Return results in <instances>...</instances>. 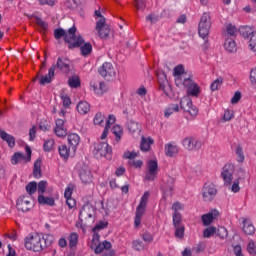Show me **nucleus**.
<instances>
[{
	"label": "nucleus",
	"mask_w": 256,
	"mask_h": 256,
	"mask_svg": "<svg viewBox=\"0 0 256 256\" xmlns=\"http://www.w3.org/2000/svg\"><path fill=\"white\" fill-rule=\"evenodd\" d=\"M54 237L51 234H32L25 238V247L29 251L35 253H41V251L50 247L54 241Z\"/></svg>",
	"instance_id": "1"
},
{
	"label": "nucleus",
	"mask_w": 256,
	"mask_h": 256,
	"mask_svg": "<svg viewBox=\"0 0 256 256\" xmlns=\"http://www.w3.org/2000/svg\"><path fill=\"white\" fill-rule=\"evenodd\" d=\"M77 28L72 26L69 28L68 32H65L62 28L54 30L55 39H61L64 37L66 43H70V48L81 47L85 43V39L81 35H76Z\"/></svg>",
	"instance_id": "2"
},
{
	"label": "nucleus",
	"mask_w": 256,
	"mask_h": 256,
	"mask_svg": "<svg viewBox=\"0 0 256 256\" xmlns=\"http://www.w3.org/2000/svg\"><path fill=\"white\" fill-rule=\"evenodd\" d=\"M209 31H211V15L207 12H204L200 18V22L198 24V34L201 39H203L205 49H207L209 45Z\"/></svg>",
	"instance_id": "3"
},
{
	"label": "nucleus",
	"mask_w": 256,
	"mask_h": 256,
	"mask_svg": "<svg viewBox=\"0 0 256 256\" xmlns=\"http://www.w3.org/2000/svg\"><path fill=\"white\" fill-rule=\"evenodd\" d=\"M149 191L144 192L140 199V203L136 208V213H135V220H134V225L135 227H139L141 225V219H143V216L145 215V211L147 209V203H149Z\"/></svg>",
	"instance_id": "4"
},
{
	"label": "nucleus",
	"mask_w": 256,
	"mask_h": 256,
	"mask_svg": "<svg viewBox=\"0 0 256 256\" xmlns=\"http://www.w3.org/2000/svg\"><path fill=\"white\" fill-rule=\"evenodd\" d=\"M113 153V149L109 146L107 142H98L94 144L93 155L96 159H101V157H105L106 159H111V154Z\"/></svg>",
	"instance_id": "5"
},
{
	"label": "nucleus",
	"mask_w": 256,
	"mask_h": 256,
	"mask_svg": "<svg viewBox=\"0 0 256 256\" xmlns=\"http://www.w3.org/2000/svg\"><path fill=\"white\" fill-rule=\"evenodd\" d=\"M100 236L97 232L93 233L92 240L90 242L91 249H94L95 253H103V251H109L112 245L111 242L105 240L102 243L99 242Z\"/></svg>",
	"instance_id": "6"
},
{
	"label": "nucleus",
	"mask_w": 256,
	"mask_h": 256,
	"mask_svg": "<svg viewBox=\"0 0 256 256\" xmlns=\"http://www.w3.org/2000/svg\"><path fill=\"white\" fill-rule=\"evenodd\" d=\"M78 171V175L80 180L84 185H89V183H93V174L91 173V169L85 163H79L76 166Z\"/></svg>",
	"instance_id": "7"
},
{
	"label": "nucleus",
	"mask_w": 256,
	"mask_h": 256,
	"mask_svg": "<svg viewBox=\"0 0 256 256\" xmlns=\"http://www.w3.org/2000/svg\"><path fill=\"white\" fill-rule=\"evenodd\" d=\"M203 201L211 203L215 197H217V186L213 182H206L202 187Z\"/></svg>",
	"instance_id": "8"
},
{
	"label": "nucleus",
	"mask_w": 256,
	"mask_h": 256,
	"mask_svg": "<svg viewBox=\"0 0 256 256\" xmlns=\"http://www.w3.org/2000/svg\"><path fill=\"white\" fill-rule=\"evenodd\" d=\"M180 109L184 111L185 113H189L191 117H195L196 115H199V109L197 106L193 105V100L189 98V96H184L180 100Z\"/></svg>",
	"instance_id": "9"
},
{
	"label": "nucleus",
	"mask_w": 256,
	"mask_h": 256,
	"mask_svg": "<svg viewBox=\"0 0 256 256\" xmlns=\"http://www.w3.org/2000/svg\"><path fill=\"white\" fill-rule=\"evenodd\" d=\"M79 219L86 223H95V207L91 204L84 205L79 212Z\"/></svg>",
	"instance_id": "10"
},
{
	"label": "nucleus",
	"mask_w": 256,
	"mask_h": 256,
	"mask_svg": "<svg viewBox=\"0 0 256 256\" xmlns=\"http://www.w3.org/2000/svg\"><path fill=\"white\" fill-rule=\"evenodd\" d=\"M182 87H185L187 90L188 97H199L201 95V87L199 84L195 83L191 77H188L183 84Z\"/></svg>",
	"instance_id": "11"
},
{
	"label": "nucleus",
	"mask_w": 256,
	"mask_h": 256,
	"mask_svg": "<svg viewBox=\"0 0 256 256\" xmlns=\"http://www.w3.org/2000/svg\"><path fill=\"white\" fill-rule=\"evenodd\" d=\"M175 85L180 89H183V82L187 81V73H185V67L178 65L173 70Z\"/></svg>",
	"instance_id": "12"
},
{
	"label": "nucleus",
	"mask_w": 256,
	"mask_h": 256,
	"mask_svg": "<svg viewBox=\"0 0 256 256\" xmlns=\"http://www.w3.org/2000/svg\"><path fill=\"white\" fill-rule=\"evenodd\" d=\"M233 173H235V165L232 163L225 164L221 171V177L224 181V185L229 187L233 183Z\"/></svg>",
	"instance_id": "13"
},
{
	"label": "nucleus",
	"mask_w": 256,
	"mask_h": 256,
	"mask_svg": "<svg viewBox=\"0 0 256 256\" xmlns=\"http://www.w3.org/2000/svg\"><path fill=\"white\" fill-rule=\"evenodd\" d=\"M99 75L108 81H111L115 77L116 72L113 64L111 62H104L102 66L98 69Z\"/></svg>",
	"instance_id": "14"
},
{
	"label": "nucleus",
	"mask_w": 256,
	"mask_h": 256,
	"mask_svg": "<svg viewBox=\"0 0 256 256\" xmlns=\"http://www.w3.org/2000/svg\"><path fill=\"white\" fill-rule=\"evenodd\" d=\"M182 145L187 151H197L201 149L203 143L196 137L188 136L182 140Z\"/></svg>",
	"instance_id": "15"
},
{
	"label": "nucleus",
	"mask_w": 256,
	"mask_h": 256,
	"mask_svg": "<svg viewBox=\"0 0 256 256\" xmlns=\"http://www.w3.org/2000/svg\"><path fill=\"white\" fill-rule=\"evenodd\" d=\"M147 167L148 170L145 174L146 181H155L159 173V164H157V160H149Z\"/></svg>",
	"instance_id": "16"
},
{
	"label": "nucleus",
	"mask_w": 256,
	"mask_h": 256,
	"mask_svg": "<svg viewBox=\"0 0 256 256\" xmlns=\"http://www.w3.org/2000/svg\"><path fill=\"white\" fill-rule=\"evenodd\" d=\"M158 83L160 85V89L169 97L171 93V86L169 85V80H167V74L163 71L157 72Z\"/></svg>",
	"instance_id": "17"
},
{
	"label": "nucleus",
	"mask_w": 256,
	"mask_h": 256,
	"mask_svg": "<svg viewBox=\"0 0 256 256\" xmlns=\"http://www.w3.org/2000/svg\"><path fill=\"white\" fill-rule=\"evenodd\" d=\"M16 205L19 211L26 213V211H29L31 207H33V203H31V196H20L17 199Z\"/></svg>",
	"instance_id": "18"
},
{
	"label": "nucleus",
	"mask_w": 256,
	"mask_h": 256,
	"mask_svg": "<svg viewBox=\"0 0 256 256\" xmlns=\"http://www.w3.org/2000/svg\"><path fill=\"white\" fill-rule=\"evenodd\" d=\"M26 156L21 152H16L11 158L12 165H18V163H23V161H31V148L26 146Z\"/></svg>",
	"instance_id": "19"
},
{
	"label": "nucleus",
	"mask_w": 256,
	"mask_h": 256,
	"mask_svg": "<svg viewBox=\"0 0 256 256\" xmlns=\"http://www.w3.org/2000/svg\"><path fill=\"white\" fill-rule=\"evenodd\" d=\"M96 31H98V35L101 39H107V37H109L111 30L109 29V25L105 23V18L97 20Z\"/></svg>",
	"instance_id": "20"
},
{
	"label": "nucleus",
	"mask_w": 256,
	"mask_h": 256,
	"mask_svg": "<svg viewBox=\"0 0 256 256\" xmlns=\"http://www.w3.org/2000/svg\"><path fill=\"white\" fill-rule=\"evenodd\" d=\"M75 190V186L73 184H68V186L65 189L64 197L66 199V205L69 207V209H73L75 205H77V202H75V199H73V191Z\"/></svg>",
	"instance_id": "21"
},
{
	"label": "nucleus",
	"mask_w": 256,
	"mask_h": 256,
	"mask_svg": "<svg viewBox=\"0 0 256 256\" xmlns=\"http://www.w3.org/2000/svg\"><path fill=\"white\" fill-rule=\"evenodd\" d=\"M55 69H57V66L55 64H52V66L48 70V73L46 75L40 76V85H49V83H51V81L55 79Z\"/></svg>",
	"instance_id": "22"
},
{
	"label": "nucleus",
	"mask_w": 256,
	"mask_h": 256,
	"mask_svg": "<svg viewBox=\"0 0 256 256\" xmlns=\"http://www.w3.org/2000/svg\"><path fill=\"white\" fill-rule=\"evenodd\" d=\"M54 133L57 137H66L67 136V128L65 127V120L57 119L56 126L54 128Z\"/></svg>",
	"instance_id": "23"
},
{
	"label": "nucleus",
	"mask_w": 256,
	"mask_h": 256,
	"mask_svg": "<svg viewBox=\"0 0 256 256\" xmlns=\"http://www.w3.org/2000/svg\"><path fill=\"white\" fill-rule=\"evenodd\" d=\"M217 215H219V212L217 210H213L207 214L202 215V223L205 227H209L210 224L217 219Z\"/></svg>",
	"instance_id": "24"
},
{
	"label": "nucleus",
	"mask_w": 256,
	"mask_h": 256,
	"mask_svg": "<svg viewBox=\"0 0 256 256\" xmlns=\"http://www.w3.org/2000/svg\"><path fill=\"white\" fill-rule=\"evenodd\" d=\"M164 151L166 157H175V155L179 153V147L177 146V144H175V142H170L165 144Z\"/></svg>",
	"instance_id": "25"
},
{
	"label": "nucleus",
	"mask_w": 256,
	"mask_h": 256,
	"mask_svg": "<svg viewBox=\"0 0 256 256\" xmlns=\"http://www.w3.org/2000/svg\"><path fill=\"white\" fill-rule=\"evenodd\" d=\"M57 69L62 71L63 73H69L71 66L69 65V60L67 58L59 57L57 59V63L55 65Z\"/></svg>",
	"instance_id": "26"
},
{
	"label": "nucleus",
	"mask_w": 256,
	"mask_h": 256,
	"mask_svg": "<svg viewBox=\"0 0 256 256\" xmlns=\"http://www.w3.org/2000/svg\"><path fill=\"white\" fill-rule=\"evenodd\" d=\"M242 223L245 235H255V226L249 218H243Z\"/></svg>",
	"instance_id": "27"
},
{
	"label": "nucleus",
	"mask_w": 256,
	"mask_h": 256,
	"mask_svg": "<svg viewBox=\"0 0 256 256\" xmlns=\"http://www.w3.org/2000/svg\"><path fill=\"white\" fill-rule=\"evenodd\" d=\"M80 141L81 137H79L77 133L68 134V143L71 146L73 153L77 151V147L79 146Z\"/></svg>",
	"instance_id": "28"
},
{
	"label": "nucleus",
	"mask_w": 256,
	"mask_h": 256,
	"mask_svg": "<svg viewBox=\"0 0 256 256\" xmlns=\"http://www.w3.org/2000/svg\"><path fill=\"white\" fill-rule=\"evenodd\" d=\"M76 109H77L79 115H87V113H89V111H91V104H89V102H87V101H80L77 104Z\"/></svg>",
	"instance_id": "29"
},
{
	"label": "nucleus",
	"mask_w": 256,
	"mask_h": 256,
	"mask_svg": "<svg viewBox=\"0 0 256 256\" xmlns=\"http://www.w3.org/2000/svg\"><path fill=\"white\" fill-rule=\"evenodd\" d=\"M0 138L2 139V141H6L8 147L13 148L15 147V137H13L11 134L0 130Z\"/></svg>",
	"instance_id": "30"
},
{
	"label": "nucleus",
	"mask_w": 256,
	"mask_h": 256,
	"mask_svg": "<svg viewBox=\"0 0 256 256\" xmlns=\"http://www.w3.org/2000/svg\"><path fill=\"white\" fill-rule=\"evenodd\" d=\"M180 109L179 104H170L164 109V117L169 119L173 113H179Z\"/></svg>",
	"instance_id": "31"
},
{
	"label": "nucleus",
	"mask_w": 256,
	"mask_h": 256,
	"mask_svg": "<svg viewBox=\"0 0 256 256\" xmlns=\"http://www.w3.org/2000/svg\"><path fill=\"white\" fill-rule=\"evenodd\" d=\"M224 49L228 51V53H235L237 51V43L233 38H226L224 42Z\"/></svg>",
	"instance_id": "32"
},
{
	"label": "nucleus",
	"mask_w": 256,
	"mask_h": 256,
	"mask_svg": "<svg viewBox=\"0 0 256 256\" xmlns=\"http://www.w3.org/2000/svg\"><path fill=\"white\" fill-rule=\"evenodd\" d=\"M153 138L148 137L145 138L142 136L141 143H140V149L141 151L147 152L149 149H151V145H153Z\"/></svg>",
	"instance_id": "33"
},
{
	"label": "nucleus",
	"mask_w": 256,
	"mask_h": 256,
	"mask_svg": "<svg viewBox=\"0 0 256 256\" xmlns=\"http://www.w3.org/2000/svg\"><path fill=\"white\" fill-rule=\"evenodd\" d=\"M128 130L132 133V135H139L141 133V124L130 120L128 122Z\"/></svg>",
	"instance_id": "34"
},
{
	"label": "nucleus",
	"mask_w": 256,
	"mask_h": 256,
	"mask_svg": "<svg viewBox=\"0 0 256 256\" xmlns=\"http://www.w3.org/2000/svg\"><path fill=\"white\" fill-rule=\"evenodd\" d=\"M91 89L96 95H103V93L107 91V86L105 85V82H100L99 84L91 85Z\"/></svg>",
	"instance_id": "35"
},
{
	"label": "nucleus",
	"mask_w": 256,
	"mask_h": 256,
	"mask_svg": "<svg viewBox=\"0 0 256 256\" xmlns=\"http://www.w3.org/2000/svg\"><path fill=\"white\" fill-rule=\"evenodd\" d=\"M112 133L115 135V141L116 143H119L121 141V138L123 137V127L119 124H116L112 127Z\"/></svg>",
	"instance_id": "36"
},
{
	"label": "nucleus",
	"mask_w": 256,
	"mask_h": 256,
	"mask_svg": "<svg viewBox=\"0 0 256 256\" xmlns=\"http://www.w3.org/2000/svg\"><path fill=\"white\" fill-rule=\"evenodd\" d=\"M38 203L40 205H48L53 207L55 205V199L52 197H45L44 195H38Z\"/></svg>",
	"instance_id": "37"
},
{
	"label": "nucleus",
	"mask_w": 256,
	"mask_h": 256,
	"mask_svg": "<svg viewBox=\"0 0 256 256\" xmlns=\"http://www.w3.org/2000/svg\"><path fill=\"white\" fill-rule=\"evenodd\" d=\"M79 243V234L73 232L68 236V245L70 249H75Z\"/></svg>",
	"instance_id": "38"
},
{
	"label": "nucleus",
	"mask_w": 256,
	"mask_h": 256,
	"mask_svg": "<svg viewBox=\"0 0 256 256\" xmlns=\"http://www.w3.org/2000/svg\"><path fill=\"white\" fill-rule=\"evenodd\" d=\"M235 153L237 163H245V153L243 152V147L241 145H238L235 148Z\"/></svg>",
	"instance_id": "39"
},
{
	"label": "nucleus",
	"mask_w": 256,
	"mask_h": 256,
	"mask_svg": "<svg viewBox=\"0 0 256 256\" xmlns=\"http://www.w3.org/2000/svg\"><path fill=\"white\" fill-rule=\"evenodd\" d=\"M255 31L256 30H253V28L249 26H243L240 28V34L242 37H244V39H249L253 33H255Z\"/></svg>",
	"instance_id": "40"
},
{
	"label": "nucleus",
	"mask_w": 256,
	"mask_h": 256,
	"mask_svg": "<svg viewBox=\"0 0 256 256\" xmlns=\"http://www.w3.org/2000/svg\"><path fill=\"white\" fill-rule=\"evenodd\" d=\"M81 55L83 57H87V55H91V52L93 51V46L91 43L86 42L80 47Z\"/></svg>",
	"instance_id": "41"
},
{
	"label": "nucleus",
	"mask_w": 256,
	"mask_h": 256,
	"mask_svg": "<svg viewBox=\"0 0 256 256\" xmlns=\"http://www.w3.org/2000/svg\"><path fill=\"white\" fill-rule=\"evenodd\" d=\"M59 155L62 159H69V153H71V149L67 147V145H61L58 148Z\"/></svg>",
	"instance_id": "42"
},
{
	"label": "nucleus",
	"mask_w": 256,
	"mask_h": 256,
	"mask_svg": "<svg viewBox=\"0 0 256 256\" xmlns=\"http://www.w3.org/2000/svg\"><path fill=\"white\" fill-rule=\"evenodd\" d=\"M183 218L181 217V213H173L172 214V223L173 227H181L183 226Z\"/></svg>",
	"instance_id": "43"
},
{
	"label": "nucleus",
	"mask_w": 256,
	"mask_h": 256,
	"mask_svg": "<svg viewBox=\"0 0 256 256\" xmlns=\"http://www.w3.org/2000/svg\"><path fill=\"white\" fill-rule=\"evenodd\" d=\"M33 175L35 179H40L41 177V160L39 159L34 163Z\"/></svg>",
	"instance_id": "44"
},
{
	"label": "nucleus",
	"mask_w": 256,
	"mask_h": 256,
	"mask_svg": "<svg viewBox=\"0 0 256 256\" xmlns=\"http://www.w3.org/2000/svg\"><path fill=\"white\" fill-rule=\"evenodd\" d=\"M68 85L72 89H77V87L81 86V81L79 80V77L73 76V77L69 78Z\"/></svg>",
	"instance_id": "45"
},
{
	"label": "nucleus",
	"mask_w": 256,
	"mask_h": 256,
	"mask_svg": "<svg viewBox=\"0 0 256 256\" xmlns=\"http://www.w3.org/2000/svg\"><path fill=\"white\" fill-rule=\"evenodd\" d=\"M248 39H249L248 47L250 51H253L254 53H256V31Z\"/></svg>",
	"instance_id": "46"
},
{
	"label": "nucleus",
	"mask_w": 256,
	"mask_h": 256,
	"mask_svg": "<svg viewBox=\"0 0 256 256\" xmlns=\"http://www.w3.org/2000/svg\"><path fill=\"white\" fill-rule=\"evenodd\" d=\"M175 229V237H177L178 239H183V237H185V226H174Z\"/></svg>",
	"instance_id": "47"
},
{
	"label": "nucleus",
	"mask_w": 256,
	"mask_h": 256,
	"mask_svg": "<svg viewBox=\"0 0 256 256\" xmlns=\"http://www.w3.org/2000/svg\"><path fill=\"white\" fill-rule=\"evenodd\" d=\"M26 191L28 195H35L37 192V182L33 181L26 185Z\"/></svg>",
	"instance_id": "48"
},
{
	"label": "nucleus",
	"mask_w": 256,
	"mask_h": 256,
	"mask_svg": "<svg viewBox=\"0 0 256 256\" xmlns=\"http://www.w3.org/2000/svg\"><path fill=\"white\" fill-rule=\"evenodd\" d=\"M223 85V77H218L210 86L211 91H217Z\"/></svg>",
	"instance_id": "49"
},
{
	"label": "nucleus",
	"mask_w": 256,
	"mask_h": 256,
	"mask_svg": "<svg viewBox=\"0 0 256 256\" xmlns=\"http://www.w3.org/2000/svg\"><path fill=\"white\" fill-rule=\"evenodd\" d=\"M217 233V228L210 226L204 230L203 237L209 239V237H213Z\"/></svg>",
	"instance_id": "50"
},
{
	"label": "nucleus",
	"mask_w": 256,
	"mask_h": 256,
	"mask_svg": "<svg viewBox=\"0 0 256 256\" xmlns=\"http://www.w3.org/2000/svg\"><path fill=\"white\" fill-rule=\"evenodd\" d=\"M109 225L107 221H99L93 228V233H97V231H103Z\"/></svg>",
	"instance_id": "51"
},
{
	"label": "nucleus",
	"mask_w": 256,
	"mask_h": 256,
	"mask_svg": "<svg viewBox=\"0 0 256 256\" xmlns=\"http://www.w3.org/2000/svg\"><path fill=\"white\" fill-rule=\"evenodd\" d=\"M216 234L218 237H220V239H227V235H229V233L227 232V228L223 226L218 227V229L216 230Z\"/></svg>",
	"instance_id": "52"
},
{
	"label": "nucleus",
	"mask_w": 256,
	"mask_h": 256,
	"mask_svg": "<svg viewBox=\"0 0 256 256\" xmlns=\"http://www.w3.org/2000/svg\"><path fill=\"white\" fill-rule=\"evenodd\" d=\"M36 191L39 193V195H43V193L47 191V181H40L37 185Z\"/></svg>",
	"instance_id": "53"
},
{
	"label": "nucleus",
	"mask_w": 256,
	"mask_h": 256,
	"mask_svg": "<svg viewBox=\"0 0 256 256\" xmlns=\"http://www.w3.org/2000/svg\"><path fill=\"white\" fill-rule=\"evenodd\" d=\"M235 117V114L231 110H225L224 115L222 117V123H227V121H231Z\"/></svg>",
	"instance_id": "54"
},
{
	"label": "nucleus",
	"mask_w": 256,
	"mask_h": 256,
	"mask_svg": "<svg viewBox=\"0 0 256 256\" xmlns=\"http://www.w3.org/2000/svg\"><path fill=\"white\" fill-rule=\"evenodd\" d=\"M226 33L230 35V37H235V35H237V27L233 24H228L226 26Z\"/></svg>",
	"instance_id": "55"
},
{
	"label": "nucleus",
	"mask_w": 256,
	"mask_h": 256,
	"mask_svg": "<svg viewBox=\"0 0 256 256\" xmlns=\"http://www.w3.org/2000/svg\"><path fill=\"white\" fill-rule=\"evenodd\" d=\"M174 184H175V179L169 178V185H167L164 190L167 195H171L173 193V189H175Z\"/></svg>",
	"instance_id": "56"
},
{
	"label": "nucleus",
	"mask_w": 256,
	"mask_h": 256,
	"mask_svg": "<svg viewBox=\"0 0 256 256\" xmlns=\"http://www.w3.org/2000/svg\"><path fill=\"white\" fill-rule=\"evenodd\" d=\"M172 211L173 213H179V211H185V204H181V202H175L172 205Z\"/></svg>",
	"instance_id": "57"
},
{
	"label": "nucleus",
	"mask_w": 256,
	"mask_h": 256,
	"mask_svg": "<svg viewBox=\"0 0 256 256\" xmlns=\"http://www.w3.org/2000/svg\"><path fill=\"white\" fill-rule=\"evenodd\" d=\"M53 145H55V140L53 139L46 140L43 145L44 151H47V152L51 151L53 149Z\"/></svg>",
	"instance_id": "58"
},
{
	"label": "nucleus",
	"mask_w": 256,
	"mask_h": 256,
	"mask_svg": "<svg viewBox=\"0 0 256 256\" xmlns=\"http://www.w3.org/2000/svg\"><path fill=\"white\" fill-rule=\"evenodd\" d=\"M132 247L136 251H143V249H145V246L143 245V242H141V240H134L132 242Z\"/></svg>",
	"instance_id": "59"
},
{
	"label": "nucleus",
	"mask_w": 256,
	"mask_h": 256,
	"mask_svg": "<svg viewBox=\"0 0 256 256\" xmlns=\"http://www.w3.org/2000/svg\"><path fill=\"white\" fill-rule=\"evenodd\" d=\"M103 121H105V116L100 112L96 113V115L94 117V124L101 125V123H103Z\"/></svg>",
	"instance_id": "60"
},
{
	"label": "nucleus",
	"mask_w": 256,
	"mask_h": 256,
	"mask_svg": "<svg viewBox=\"0 0 256 256\" xmlns=\"http://www.w3.org/2000/svg\"><path fill=\"white\" fill-rule=\"evenodd\" d=\"M116 121H117V118L115 117V115L110 114L108 116L107 121H106V126L105 127L108 128V129H111V125H115Z\"/></svg>",
	"instance_id": "61"
},
{
	"label": "nucleus",
	"mask_w": 256,
	"mask_h": 256,
	"mask_svg": "<svg viewBox=\"0 0 256 256\" xmlns=\"http://www.w3.org/2000/svg\"><path fill=\"white\" fill-rule=\"evenodd\" d=\"M230 190L232 193H239V191H241V187L239 186V179L233 181Z\"/></svg>",
	"instance_id": "62"
},
{
	"label": "nucleus",
	"mask_w": 256,
	"mask_h": 256,
	"mask_svg": "<svg viewBox=\"0 0 256 256\" xmlns=\"http://www.w3.org/2000/svg\"><path fill=\"white\" fill-rule=\"evenodd\" d=\"M60 97L63 103V107H69L71 105V98H69V96L66 94H61Z\"/></svg>",
	"instance_id": "63"
},
{
	"label": "nucleus",
	"mask_w": 256,
	"mask_h": 256,
	"mask_svg": "<svg viewBox=\"0 0 256 256\" xmlns=\"http://www.w3.org/2000/svg\"><path fill=\"white\" fill-rule=\"evenodd\" d=\"M241 101V93L239 91H236L231 98L232 105H237V103Z\"/></svg>",
	"instance_id": "64"
}]
</instances>
